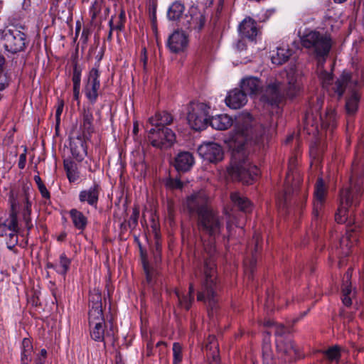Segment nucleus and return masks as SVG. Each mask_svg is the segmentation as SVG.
<instances>
[{
	"label": "nucleus",
	"instance_id": "f704fd0d",
	"mask_svg": "<svg viewBox=\"0 0 364 364\" xmlns=\"http://www.w3.org/2000/svg\"><path fill=\"white\" fill-rule=\"evenodd\" d=\"M321 125L323 129H333L336 127V113L335 109L329 108L324 116L319 117Z\"/></svg>",
	"mask_w": 364,
	"mask_h": 364
},
{
	"label": "nucleus",
	"instance_id": "f3484780",
	"mask_svg": "<svg viewBox=\"0 0 364 364\" xmlns=\"http://www.w3.org/2000/svg\"><path fill=\"white\" fill-rule=\"evenodd\" d=\"M327 189L325 187L322 178H318L314 188V200L313 208V218L316 220L322 213L325 203Z\"/></svg>",
	"mask_w": 364,
	"mask_h": 364
},
{
	"label": "nucleus",
	"instance_id": "7c9ffc66",
	"mask_svg": "<svg viewBox=\"0 0 364 364\" xmlns=\"http://www.w3.org/2000/svg\"><path fill=\"white\" fill-rule=\"evenodd\" d=\"M267 336L264 338L262 348V356L263 364H276L277 360L274 358L273 351L269 340V332L267 333Z\"/></svg>",
	"mask_w": 364,
	"mask_h": 364
},
{
	"label": "nucleus",
	"instance_id": "3c124183",
	"mask_svg": "<svg viewBox=\"0 0 364 364\" xmlns=\"http://www.w3.org/2000/svg\"><path fill=\"white\" fill-rule=\"evenodd\" d=\"M141 256H142L143 268H144V271L146 274V282L149 284H150L152 282L153 272H151L149 264L148 262L146 261L145 257H144L142 252H141Z\"/></svg>",
	"mask_w": 364,
	"mask_h": 364
},
{
	"label": "nucleus",
	"instance_id": "cd10ccee",
	"mask_svg": "<svg viewBox=\"0 0 364 364\" xmlns=\"http://www.w3.org/2000/svg\"><path fill=\"white\" fill-rule=\"evenodd\" d=\"M195 288L193 283L189 285V291L187 294H182L179 290H176L175 294L178 301V306L189 310L194 299Z\"/></svg>",
	"mask_w": 364,
	"mask_h": 364
},
{
	"label": "nucleus",
	"instance_id": "58836bf2",
	"mask_svg": "<svg viewBox=\"0 0 364 364\" xmlns=\"http://www.w3.org/2000/svg\"><path fill=\"white\" fill-rule=\"evenodd\" d=\"M55 264L56 272L63 277H65L70 269L71 259L63 252L60 255L59 260Z\"/></svg>",
	"mask_w": 364,
	"mask_h": 364
},
{
	"label": "nucleus",
	"instance_id": "4468645a",
	"mask_svg": "<svg viewBox=\"0 0 364 364\" xmlns=\"http://www.w3.org/2000/svg\"><path fill=\"white\" fill-rule=\"evenodd\" d=\"M80 134L77 139H83L90 141L92 133L95 132L94 116L90 107H83L80 113Z\"/></svg>",
	"mask_w": 364,
	"mask_h": 364
},
{
	"label": "nucleus",
	"instance_id": "20e7f679",
	"mask_svg": "<svg viewBox=\"0 0 364 364\" xmlns=\"http://www.w3.org/2000/svg\"><path fill=\"white\" fill-rule=\"evenodd\" d=\"M363 189L364 164L359 166L353 163L349 187L342 189L340 193V204L335 214V220L338 223H351L353 209L359 204Z\"/></svg>",
	"mask_w": 364,
	"mask_h": 364
},
{
	"label": "nucleus",
	"instance_id": "9d476101",
	"mask_svg": "<svg viewBox=\"0 0 364 364\" xmlns=\"http://www.w3.org/2000/svg\"><path fill=\"white\" fill-rule=\"evenodd\" d=\"M276 346L279 359L284 363H291L302 357L299 348L289 337L277 338Z\"/></svg>",
	"mask_w": 364,
	"mask_h": 364
},
{
	"label": "nucleus",
	"instance_id": "f8f14e48",
	"mask_svg": "<svg viewBox=\"0 0 364 364\" xmlns=\"http://www.w3.org/2000/svg\"><path fill=\"white\" fill-rule=\"evenodd\" d=\"M99 63L92 68L85 81L83 92L90 104L94 105L97 100L100 88Z\"/></svg>",
	"mask_w": 364,
	"mask_h": 364
},
{
	"label": "nucleus",
	"instance_id": "4d7b16f0",
	"mask_svg": "<svg viewBox=\"0 0 364 364\" xmlns=\"http://www.w3.org/2000/svg\"><path fill=\"white\" fill-rule=\"evenodd\" d=\"M166 185L173 189H181L183 188V183L180 179L171 178L166 183Z\"/></svg>",
	"mask_w": 364,
	"mask_h": 364
},
{
	"label": "nucleus",
	"instance_id": "603ef678",
	"mask_svg": "<svg viewBox=\"0 0 364 364\" xmlns=\"http://www.w3.org/2000/svg\"><path fill=\"white\" fill-rule=\"evenodd\" d=\"M139 215V210L136 208H134L128 221V225L130 228H134L137 225Z\"/></svg>",
	"mask_w": 364,
	"mask_h": 364
},
{
	"label": "nucleus",
	"instance_id": "09e8293b",
	"mask_svg": "<svg viewBox=\"0 0 364 364\" xmlns=\"http://www.w3.org/2000/svg\"><path fill=\"white\" fill-rule=\"evenodd\" d=\"M18 229L7 234L9 239L6 241V245L9 250H12L18 244Z\"/></svg>",
	"mask_w": 364,
	"mask_h": 364
},
{
	"label": "nucleus",
	"instance_id": "423d86ee",
	"mask_svg": "<svg viewBox=\"0 0 364 364\" xmlns=\"http://www.w3.org/2000/svg\"><path fill=\"white\" fill-rule=\"evenodd\" d=\"M301 43L321 65H323L328 57L333 44L330 35L316 31H309L304 33L301 37Z\"/></svg>",
	"mask_w": 364,
	"mask_h": 364
},
{
	"label": "nucleus",
	"instance_id": "473e14b6",
	"mask_svg": "<svg viewBox=\"0 0 364 364\" xmlns=\"http://www.w3.org/2000/svg\"><path fill=\"white\" fill-rule=\"evenodd\" d=\"M291 55V50L285 47H279L275 53L273 52L271 60L273 64L281 65L286 63Z\"/></svg>",
	"mask_w": 364,
	"mask_h": 364
},
{
	"label": "nucleus",
	"instance_id": "0eeeda50",
	"mask_svg": "<svg viewBox=\"0 0 364 364\" xmlns=\"http://www.w3.org/2000/svg\"><path fill=\"white\" fill-rule=\"evenodd\" d=\"M0 33L4 49L11 53L23 51L28 43L26 35L15 27L4 28Z\"/></svg>",
	"mask_w": 364,
	"mask_h": 364
},
{
	"label": "nucleus",
	"instance_id": "0e129e2a",
	"mask_svg": "<svg viewBox=\"0 0 364 364\" xmlns=\"http://www.w3.org/2000/svg\"><path fill=\"white\" fill-rule=\"evenodd\" d=\"M64 168L66 173L76 168V165L72 161H64Z\"/></svg>",
	"mask_w": 364,
	"mask_h": 364
},
{
	"label": "nucleus",
	"instance_id": "393cba45",
	"mask_svg": "<svg viewBox=\"0 0 364 364\" xmlns=\"http://www.w3.org/2000/svg\"><path fill=\"white\" fill-rule=\"evenodd\" d=\"M172 115L166 111H162L157 112L154 117H151L149 119V123L154 127V129L159 127H167L173 122Z\"/></svg>",
	"mask_w": 364,
	"mask_h": 364
},
{
	"label": "nucleus",
	"instance_id": "a878e982",
	"mask_svg": "<svg viewBox=\"0 0 364 364\" xmlns=\"http://www.w3.org/2000/svg\"><path fill=\"white\" fill-rule=\"evenodd\" d=\"M240 87L247 95H256L261 87L260 80L257 77H247L241 81Z\"/></svg>",
	"mask_w": 364,
	"mask_h": 364
},
{
	"label": "nucleus",
	"instance_id": "8fccbe9b",
	"mask_svg": "<svg viewBox=\"0 0 364 364\" xmlns=\"http://www.w3.org/2000/svg\"><path fill=\"white\" fill-rule=\"evenodd\" d=\"M11 83V76L8 72L0 73V92L6 90Z\"/></svg>",
	"mask_w": 364,
	"mask_h": 364
},
{
	"label": "nucleus",
	"instance_id": "2eb2a0df",
	"mask_svg": "<svg viewBox=\"0 0 364 364\" xmlns=\"http://www.w3.org/2000/svg\"><path fill=\"white\" fill-rule=\"evenodd\" d=\"M11 203L9 214L0 218V237L6 236L9 232L18 229L16 200L12 198Z\"/></svg>",
	"mask_w": 364,
	"mask_h": 364
},
{
	"label": "nucleus",
	"instance_id": "9b49d317",
	"mask_svg": "<svg viewBox=\"0 0 364 364\" xmlns=\"http://www.w3.org/2000/svg\"><path fill=\"white\" fill-rule=\"evenodd\" d=\"M148 138L153 146L159 149L169 148L176 141L174 132L168 127L151 128Z\"/></svg>",
	"mask_w": 364,
	"mask_h": 364
},
{
	"label": "nucleus",
	"instance_id": "bf43d9fd",
	"mask_svg": "<svg viewBox=\"0 0 364 364\" xmlns=\"http://www.w3.org/2000/svg\"><path fill=\"white\" fill-rule=\"evenodd\" d=\"M47 356V351L46 349H41L40 354L36 359V364H45V360Z\"/></svg>",
	"mask_w": 364,
	"mask_h": 364
},
{
	"label": "nucleus",
	"instance_id": "052dcab7",
	"mask_svg": "<svg viewBox=\"0 0 364 364\" xmlns=\"http://www.w3.org/2000/svg\"><path fill=\"white\" fill-rule=\"evenodd\" d=\"M26 149H25L24 152L19 156L18 166L20 169H23L26 166Z\"/></svg>",
	"mask_w": 364,
	"mask_h": 364
},
{
	"label": "nucleus",
	"instance_id": "a211bd4d",
	"mask_svg": "<svg viewBox=\"0 0 364 364\" xmlns=\"http://www.w3.org/2000/svg\"><path fill=\"white\" fill-rule=\"evenodd\" d=\"M195 164V159L189 151H181L174 159L173 166L178 173L189 171Z\"/></svg>",
	"mask_w": 364,
	"mask_h": 364
},
{
	"label": "nucleus",
	"instance_id": "aec40b11",
	"mask_svg": "<svg viewBox=\"0 0 364 364\" xmlns=\"http://www.w3.org/2000/svg\"><path fill=\"white\" fill-rule=\"evenodd\" d=\"M100 192V185L95 183L87 189L82 190L79 193V200L87 203L90 206L97 208Z\"/></svg>",
	"mask_w": 364,
	"mask_h": 364
},
{
	"label": "nucleus",
	"instance_id": "a19ab883",
	"mask_svg": "<svg viewBox=\"0 0 364 364\" xmlns=\"http://www.w3.org/2000/svg\"><path fill=\"white\" fill-rule=\"evenodd\" d=\"M88 315L89 323L105 322L102 307H90Z\"/></svg>",
	"mask_w": 364,
	"mask_h": 364
},
{
	"label": "nucleus",
	"instance_id": "7ed1b4c3",
	"mask_svg": "<svg viewBox=\"0 0 364 364\" xmlns=\"http://www.w3.org/2000/svg\"><path fill=\"white\" fill-rule=\"evenodd\" d=\"M319 78L323 87L333 97L346 99V111L348 115L356 113L360 100V90L364 87V68H358L354 71L345 70L336 78L334 82L332 74L326 70H321Z\"/></svg>",
	"mask_w": 364,
	"mask_h": 364
},
{
	"label": "nucleus",
	"instance_id": "f03ea898",
	"mask_svg": "<svg viewBox=\"0 0 364 364\" xmlns=\"http://www.w3.org/2000/svg\"><path fill=\"white\" fill-rule=\"evenodd\" d=\"M276 124L271 122L268 125H260V133H253L252 127L238 128L232 134L231 139L232 153L231 165L228 173L232 180H237L245 184L252 183L259 175V168L252 165L248 158V149L252 145L264 146L274 132Z\"/></svg>",
	"mask_w": 364,
	"mask_h": 364
},
{
	"label": "nucleus",
	"instance_id": "2f4dec72",
	"mask_svg": "<svg viewBox=\"0 0 364 364\" xmlns=\"http://www.w3.org/2000/svg\"><path fill=\"white\" fill-rule=\"evenodd\" d=\"M211 127L218 130H225L232 124V119L227 114H220L213 117L209 119Z\"/></svg>",
	"mask_w": 364,
	"mask_h": 364
},
{
	"label": "nucleus",
	"instance_id": "a18cd8bd",
	"mask_svg": "<svg viewBox=\"0 0 364 364\" xmlns=\"http://www.w3.org/2000/svg\"><path fill=\"white\" fill-rule=\"evenodd\" d=\"M304 129L308 133L314 132L318 129L317 122H315L312 115L307 114L304 119Z\"/></svg>",
	"mask_w": 364,
	"mask_h": 364
},
{
	"label": "nucleus",
	"instance_id": "dca6fc26",
	"mask_svg": "<svg viewBox=\"0 0 364 364\" xmlns=\"http://www.w3.org/2000/svg\"><path fill=\"white\" fill-rule=\"evenodd\" d=\"M198 151L203 159L211 163L220 161L223 159V150L217 143H204L198 147Z\"/></svg>",
	"mask_w": 364,
	"mask_h": 364
},
{
	"label": "nucleus",
	"instance_id": "39448f33",
	"mask_svg": "<svg viewBox=\"0 0 364 364\" xmlns=\"http://www.w3.org/2000/svg\"><path fill=\"white\" fill-rule=\"evenodd\" d=\"M287 83L277 79L267 82L261 91V100L272 106H278L286 98L292 99L301 92V82L294 73H287Z\"/></svg>",
	"mask_w": 364,
	"mask_h": 364
},
{
	"label": "nucleus",
	"instance_id": "5fc2aeb1",
	"mask_svg": "<svg viewBox=\"0 0 364 364\" xmlns=\"http://www.w3.org/2000/svg\"><path fill=\"white\" fill-rule=\"evenodd\" d=\"M24 207L22 211V217L30 216L31 213V203L29 201L28 195L25 193Z\"/></svg>",
	"mask_w": 364,
	"mask_h": 364
},
{
	"label": "nucleus",
	"instance_id": "72a5a7b5",
	"mask_svg": "<svg viewBox=\"0 0 364 364\" xmlns=\"http://www.w3.org/2000/svg\"><path fill=\"white\" fill-rule=\"evenodd\" d=\"M109 13V9L103 4V1H94L90 10V14L92 20L97 17L105 18Z\"/></svg>",
	"mask_w": 364,
	"mask_h": 364
},
{
	"label": "nucleus",
	"instance_id": "c9c22d12",
	"mask_svg": "<svg viewBox=\"0 0 364 364\" xmlns=\"http://www.w3.org/2000/svg\"><path fill=\"white\" fill-rule=\"evenodd\" d=\"M33 345L29 338H23L21 343V364H30L32 360Z\"/></svg>",
	"mask_w": 364,
	"mask_h": 364
},
{
	"label": "nucleus",
	"instance_id": "69168bd1",
	"mask_svg": "<svg viewBox=\"0 0 364 364\" xmlns=\"http://www.w3.org/2000/svg\"><path fill=\"white\" fill-rule=\"evenodd\" d=\"M246 48V44L242 40H239L235 44V49L237 51H242Z\"/></svg>",
	"mask_w": 364,
	"mask_h": 364
},
{
	"label": "nucleus",
	"instance_id": "c85d7f7f",
	"mask_svg": "<svg viewBox=\"0 0 364 364\" xmlns=\"http://www.w3.org/2000/svg\"><path fill=\"white\" fill-rule=\"evenodd\" d=\"M355 232V230L354 228L348 229L346 235L343 236L340 240L339 247L343 255L347 256L349 254L350 248L357 240L356 235H354Z\"/></svg>",
	"mask_w": 364,
	"mask_h": 364
},
{
	"label": "nucleus",
	"instance_id": "338daca9",
	"mask_svg": "<svg viewBox=\"0 0 364 364\" xmlns=\"http://www.w3.org/2000/svg\"><path fill=\"white\" fill-rule=\"evenodd\" d=\"M342 301L346 306H350L352 304L351 298L348 295L343 296Z\"/></svg>",
	"mask_w": 364,
	"mask_h": 364
},
{
	"label": "nucleus",
	"instance_id": "5701e85b",
	"mask_svg": "<svg viewBox=\"0 0 364 364\" xmlns=\"http://www.w3.org/2000/svg\"><path fill=\"white\" fill-rule=\"evenodd\" d=\"M187 23L188 24V29L200 32L204 27L205 17L203 14L198 11L196 8L192 7L190 11V17L187 20Z\"/></svg>",
	"mask_w": 364,
	"mask_h": 364
},
{
	"label": "nucleus",
	"instance_id": "b1692460",
	"mask_svg": "<svg viewBox=\"0 0 364 364\" xmlns=\"http://www.w3.org/2000/svg\"><path fill=\"white\" fill-rule=\"evenodd\" d=\"M60 1H53L50 7V11L55 15L61 21L68 22L72 20V11L70 6H68L66 3L62 4Z\"/></svg>",
	"mask_w": 364,
	"mask_h": 364
},
{
	"label": "nucleus",
	"instance_id": "680f3d73",
	"mask_svg": "<svg viewBox=\"0 0 364 364\" xmlns=\"http://www.w3.org/2000/svg\"><path fill=\"white\" fill-rule=\"evenodd\" d=\"M38 188L43 198H44L46 199H50V192L48 191V189L46 188V187L44 184L40 186L39 187H38Z\"/></svg>",
	"mask_w": 364,
	"mask_h": 364
},
{
	"label": "nucleus",
	"instance_id": "6ab92c4d",
	"mask_svg": "<svg viewBox=\"0 0 364 364\" xmlns=\"http://www.w3.org/2000/svg\"><path fill=\"white\" fill-rule=\"evenodd\" d=\"M167 46L172 53L183 51L188 46V37L183 31H176L169 36Z\"/></svg>",
	"mask_w": 364,
	"mask_h": 364
},
{
	"label": "nucleus",
	"instance_id": "e433bc0d",
	"mask_svg": "<svg viewBox=\"0 0 364 364\" xmlns=\"http://www.w3.org/2000/svg\"><path fill=\"white\" fill-rule=\"evenodd\" d=\"M230 198L233 204L243 212H250L251 210V203L245 197L239 193H231Z\"/></svg>",
	"mask_w": 364,
	"mask_h": 364
},
{
	"label": "nucleus",
	"instance_id": "de8ad7c7",
	"mask_svg": "<svg viewBox=\"0 0 364 364\" xmlns=\"http://www.w3.org/2000/svg\"><path fill=\"white\" fill-rule=\"evenodd\" d=\"M156 1H149L148 4V12L153 26L156 23Z\"/></svg>",
	"mask_w": 364,
	"mask_h": 364
},
{
	"label": "nucleus",
	"instance_id": "864d4df0",
	"mask_svg": "<svg viewBox=\"0 0 364 364\" xmlns=\"http://www.w3.org/2000/svg\"><path fill=\"white\" fill-rule=\"evenodd\" d=\"M161 245L158 238H156L154 248L153 249V255L154 258L156 262H158L161 259Z\"/></svg>",
	"mask_w": 364,
	"mask_h": 364
},
{
	"label": "nucleus",
	"instance_id": "4be33fe9",
	"mask_svg": "<svg viewBox=\"0 0 364 364\" xmlns=\"http://www.w3.org/2000/svg\"><path fill=\"white\" fill-rule=\"evenodd\" d=\"M239 32L242 37L255 40L258 33L257 23L250 17L245 18L239 26Z\"/></svg>",
	"mask_w": 364,
	"mask_h": 364
},
{
	"label": "nucleus",
	"instance_id": "ddd939ff",
	"mask_svg": "<svg viewBox=\"0 0 364 364\" xmlns=\"http://www.w3.org/2000/svg\"><path fill=\"white\" fill-rule=\"evenodd\" d=\"M90 336L92 339L98 342H103L104 347L107 345H114L115 341V331L112 325L109 329H106L105 322L89 323Z\"/></svg>",
	"mask_w": 364,
	"mask_h": 364
},
{
	"label": "nucleus",
	"instance_id": "4c0bfd02",
	"mask_svg": "<svg viewBox=\"0 0 364 364\" xmlns=\"http://www.w3.org/2000/svg\"><path fill=\"white\" fill-rule=\"evenodd\" d=\"M185 11V6L181 1H173L169 6L167 16L169 20L177 21L178 20Z\"/></svg>",
	"mask_w": 364,
	"mask_h": 364
},
{
	"label": "nucleus",
	"instance_id": "412c9836",
	"mask_svg": "<svg viewBox=\"0 0 364 364\" xmlns=\"http://www.w3.org/2000/svg\"><path fill=\"white\" fill-rule=\"evenodd\" d=\"M247 96L242 90L236 88L229 92L225 98V103L232 109H240L247 103Z\"/></svg>",
	"mask_w": 364,
	"mask_h": 364
},
{
	"label": "nucleus",
	"instance_id": "6e6552de",
	"mask_svg": "<svg viewBox=\"0 0 364 364\" xmlns=\"http://www.w3.org/2000/svg\"><path fill=\"white\" fill-rule=\"evenodd\" d=\"M185 207L190 214L196 215L197 218L213 209L210 204V198L203 190L188 196L185 202Z\"/></svg>",
	"mask_w": 364,
	"mask_h": 364
},
{
	"label": "nucleus",
	"instance_id": "c756f323",
	"mask_svg": "<svg viewBox=\"0 0 364 364\" xmlns=\"http://www.w3.org/2000/svg\"><path fill=\"white\" fill-rule=\"evenodd\" d=\"M69 215L74 227L81 232L85 230L88 223L87 218L76 208L71 209Z\"/></svg>",
	"mask_w": 364,
	"mask_h": 364
},
{
	"label": "nucleus",
	"instance_id": "bb28decb",
	"mask_svg": "<svg viewBox=\"0 0 364 364\" xmlns=\"http://www.w3.org/2000/svg\"><path fill=\"white\" fill-rule=\"evenodd\" d=\"M77 142L70 143L72 156L77 161H82L87 156V141L83 139H77Z\"/></svg>",
	"mask_w": 364,
	"mask_h": 364
},
{
	"label": "nucleus",
	"instance_id": "1a4fd4ad",
	"mask_svg": "<svg viewBox=\"0 0 364 364\" xmlns=\"http://www.w3.org/2000/svg\"><path fill=\"white\" fill-rule=\"evenodd\" d=\"M190 127L196 131L205 129L209 122V107L205 103H193L187 117Z\"/></svg>",
	"mask_w": 364,
	"mask_h": 364
},
{
	"label": "nucleus",
	"instance_id": "774afa93",
	"mask_svg": "<svg viewBox=\"0 0 364 364\" xmlns=\"http://www.w3.org/2000/svg\"><path fill=\"white\" fill-rule=\"evenodd\" d=\"M290 193H291V189L289 188H286V189L284 191V194L282 196L283 199H284V205H286L287 204L288 197L290 195Z\"/></svg>",
	"mask_w": 364,
	"mask_h": 364
},
{
	"label": "nucleus",
	"instance_id": "13d9d810",
	"mask_svg": "<svg viewBox=\"0 0 364 364\" xmlns=\"http://www.w3.org/2000/svg\"><path fill=\"white\" fill-rule=\"evenodd\" d=\"M66 174L70 182L74 183L79 179V173L76 168L71 171H68Z\"/></svg>",
	"mask_w": 364,
	"mask_h": 364
},
{
	"label": "nucleus",
	"instance_id": "37998d69",
	"mask_svg": "<svg viewBox=\"0 0 364 364\" xmlns=\"http://www.w3.org/2000/svg\"><path fill=\"white\" fill-rule=\"evenodd\" d=\"M182 359V346L178 343H174L173 344V364H180Z\"/></svg>",
	"mask_w": 364,
	"mask_h": 364
},
{
	"label": "nucleus",
	"instance_id": "79ce46f5",
	"mask_svg": "<svg viewBox=\"0 0 364 364\" xmlns=\"http://www.w3.org/2000/svg\"><path fill=\"white\" fill-rule=\"evenodd\" d=\"M264 325L267 327L274 326V333L275 336H277V338H279L280 337H285L284 335L288 331L287 328L285 327L284 325L281 323H276L273 321H267L264 322Z\"/></svg>",
	"mask_w": 364,
	"mask_h": 364
},
{
	"label": "nucleus",
	"instance_id": "c03bdc74",
	"mask_svg": "<svg viewBox=\"0 0 364 364\" xmlns=\"http://www.w3.org/2000/svg\"><path fill=\"white\" fill-rule=\"evenodd\" d=\"M90 307H102V295L98 290H94L90 294Z\"/></svg>",
	"mask_w": 364,
	"mask_h": 364
},
{
	"label": "nucleus",
	"instance_id": "f257e3e1",
	"mask_svg": "<svg viewBox=\"0 0 364 364\" xmlns=\"http://www.w3.org/2000/svg\"><path fill=\"white\" fill-rule=\"evenodd\" d=\"M197 228L203 242V262L196 264L194 277L200 282L197 300L208 303L213 309L218 301L220 289L217 274V249L215 240L224 228V220L215 210L211 209L197 218Z\"/></svg>",
	"mask_w": 364,
	"mask_h": 364
},
{
	"label": "nucleus",
	"instance_id": "6e6d98bb",
	"mask_svg": "<svg viewBox=\"0 0 364 364\" xmlns=\"http://www.w3.org/2000/svg\"><path fill=\"white\" fill-rule=\"evenodd\" d=\"M63 107H64L63 101L59 102L57 109H56V111H55V122H56L55 129H56V131H58L59 125H60V115L63 112Z\"/></svg>",
	"mask_w": 364,
	"mask_h": 364
},
{
	"label": "nucleus",
	"instance_id": "49530a36",
	"mask_svg": "<svg viewBox=\"0 0 364 364\" xmlns=\"http://www.w3.org/2000/svg\"><path fill=\"white\" fill-rule=\"evenodd\" d=\"M81 73L82 69L77 65V63H75L73 65V72L72 81L73 83V87H80L81 83Z\"/></svg>",
	"mask_w": 364,
	"mask_h": 364
},
{
	"label": "nucleus",
	"instance_id": "ea45409f",
	"mask_svg": "<svg viewBox=\"0 0 364 364\" xmlns=\"http://www.w3.org/2000/svg\"><path fill=\"white\" fill-rule=\"evenodd\" d=\"M323 357L330 362L338 363L341 358V348L338 346H333L323 351Z\"/></svg>",
	"mask_w": 364,
	"mask_h": 364
},
{
	"label": "nucleus",
	"instance_id": "e2e57ef3",
	"mask_svg": "<svg viewBox=\"0 0 364 364\" xmlns=\"http://www.w3.org/2000/svg\"><path fill=\"white\" fill-rule=\"evenodd\" d=\"M80 87H73V98L75 100L77 101V103L80 104Z\"/></svg>",
	"mask_w": 364,
	"mask_h": 364
}]
</instances>
